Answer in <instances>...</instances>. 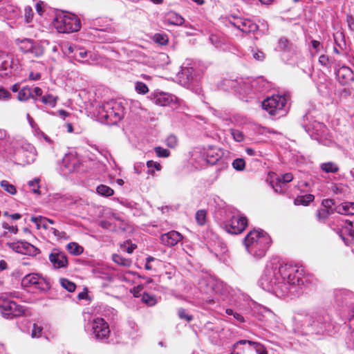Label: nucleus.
<instances>
[{
    "label": "nucleus",
    "instance_id": "obj_1",
    "mask_svg": "<svg viewBox=\"0 0 354 354\" xmlns=\"http://www.w3.org/2000/svg\"><path fill=\"white\" fill-rule=\"evenodd\" d=\"M313 277L301 266L270 261L259 280V286L278 297L295 295L313 284Z\"/></svg>",
    "mask_w": 354,
    "mask_h": 354
},
{
    "label": "nucleus",
    "instance_id": "obj_2",
    "mask_svg": "<svg viewBox=\"0 0 354 354\" xmlns=\"http://www.w3.org/2000/svg\"><path fill=\"white\" fill-rule=\"evenodd\" d=\"M271 242L269 234L262 230L250 231L243 241L246 251L257 259L266 255Z\"/></svg>",
    "mask_w": 354,
    "mask_h": 354
},
{
    "label": "nucleus",
    "instance_id": "obj_3",
    "mask_svg": "<svg viewBox=\"0 0 354 354\" xmlns=\"http://www.w3.org/2000/svg\"><path fill=\"white\" fill-rule=\"evenodd\" d=\"M97 118L101 122L115 124L124 116V107L120 101L111 100L97 108Z\"/></svg>",
    "mask_w": 354,
    "mask_h": 354
},
{
    "label": "nucleus",
    "instance_id": "obj_4",
    "mask_svg": "<svg viewBox=\"0 0 354 354\" xmlns=\"http://www.w3.org/2000/svg\"><path fill=\"white\" fill-rule=\"evenodd\" d=\"M304 327L307 333L317 335L330 333L333 328L330 316L318 313L307 316L304 320Z\"/></svg>",
    "mask_w": 354,
    "mask_h": 354
},
{
    "label": "nucleus",
    "instance_id": "obj_5",
    "mask_svg": "<svg viewBox=\"0 0 354 354\" xmlns=\"http://www.w3.org/2000/svg\"><path fill=\"white\" fill-rule=\"evenodd\" d=\"M226 218L221 222V227L227 233H241L248 225V219L238 211L228 208L225 211Z\"/></svg>",
    "mask_w": 354,
    "mask_h": 354
},
{
    "label": "nucleus",
    "instance_id": "obj_6",
    "mask_svg": "<svg viewBox=\"0 0 354 354\" xmlns=\"http://www.w3.org/2000/svg\"><path fill=\"white\" fill-rule=\"evenodd\" d=\"M53 23L55 28L60 33L77 32L81 28L78 17L68 12L57 13Z\"/></svg>",
    "mask_w": 354,
    "mask_h": 354
},
{
    "label": "nucleus",
    "instance_id": "obj_7",
    "mask_svg": "<svg viewBox=\"0 0 354 354\" xmlns=\"http://www.w3.org/2000/svg\"><path fill=\"white\" fill-rule=\"evenodd\" d=\"M262 107L271 115L278 118L285 115L288 111L287 99L284 95H273L262 102Z\"/></svg>",
    "mask_w": 354,
    "mask_h": 354
},
{
    "label": "nucleus",
    "instance_id": "obj_8",
    "mask_svg": "<svg viewBox=\"0 0 354 354\" xmlns=\"http://www.w3.org/2000/svg\"><path fill=\"white\" fill-rule=\"evenodd\" d=\"M64 54L70 58L81 63L93 64L97 61V57L84 47L76 44H64L62 46Z\"/></svg>",
    "mask_w": 354,
    "mask_h": 354
},
{
    "label": "nucleus",
    "instance_id": "obj_9",
    "mask_svg": "<svg viewBox=\"0 0 354 354\" xmlns=\"http://www.w3.org/2000/svg\"><path fill=\"white\" fill-rule=\"evenodd\" d=\"M85 328L91 337L95 340L104 342L109 337V325L103 318L96 317L93 319L86 324Z\"/></svg>",
    "mask_w": 354,
    "mask_h": 354
},
{
    "label": "nucleus",
    "instance_id": "obj_10",
    "mask_svg": "<svg viewBox=\"0 0 354 354\" xmlns=\"http://www.w3.org/2000/svg\"><path fill=\"white\" fill-rule=\"evenodd\" d=\"M234 348V351L230 354H268L263 344L249 340H240Z\"/></svg>",
    "mask_w": 354,
    "mask_h": 354
},
{
    "label": "nucleus",
    "instance_id": "obj_11",
    "mask_svg": "<svg viewBox=\"0 0 354 354\" xmlns=\"http://www.w3.org/2000/svg\"><path fill=\"white\" fill-rule=\"evenodd\" d=\"M0 312L3 317L12 319L13 317L21 315L24 313V309L13 301L1 299Z\"/></svg>",
    "mask_w": 354,
    "mask_h": 354
},
{
    "label": "nucleus",
    "instance_id": "obj_12",
    "mask_svg": "<svg viewBox=\"0 0 354 354\" xmlns=\"http://www.w3.org/2000/svg\"><path fill=\"white\" fill-rule=\"evenodd\" d=\"M21 284L24 287H34L41 291H46L50 289L49 282L41 276L30 273L26 274L21 280Z\"/></svg>",
    "mask_w": 354,
    "mask_h": 354
},
{
    "label": "nucleus",
    "instance_id": "obj_13",
    "mask_svg": "<svg viewBox=\"0 0 354 354\" xmlns=\"http://www.w3.org/2000/svg\"><path fill=\"white\" fill-rule=\"evenodd\" d=\"M227 21L232 26L244 33H250L257 30L258 26L251 20L241 17L231 15L227 17Z\"/></svg>",
    "mask_w": 354,
    "mask_h": 354
},
{
    "label": "nucleus",
    "instance_id": "obj_14",
    "mask_svg": "<svg viewBox=\"0 0 354 354\" xmlns=\"http://www.w3.org/2000/svg\"><path fill=\"white\" fill-rule=\"evenodd\" d=\"M221 156L214 149H209L205 153L199 154L196 158L195 167L202 169L207 164L214 165L219 160Z\"/></svg>",
    "mask_w": 354,
    "mask_h": 354
},
{
    "label": "nucleus",
    "instance_id": "obj_15",
    "mask_svg": "<svg viewBox=\"0 0 354 354\" xmlns=\"http://www.w3.org/2000/svg\"><path fill=\"white\" fill-rule=\"evenodd\" d=\"M49 261L55 269L65 268L68 263L66 254L57 248L51 251L49 254Z\"/></svg>",
    "mask_w": 354,
    "mask_h": 354
},
{
    "label": "nucleus",
    "instance_id": "obj_16",
    "mask_svg": "<svg viewBox=\"0 0 354 354\" xmlns=\"http://www.w3.org/2000/svg\"><path fill=\"white\" fill-rule=\"evenodd\" d=\"M80 160L75 153H67L62 159V166L66 169V172L68 173L77 171L80 169Z\"/></svg>",
    "mask_w": 354,
    "mask_h": 354
},
{
    "label": "nucleus",
    "instance_id": "obj_17",
    "mask_svg": "<svg viewBox=\"0 0 354 354\" xmlns=\"http://www.w3.org/2000/svg\"><path fill=\"white\" fill-rule=\"evenodd\" d=\"M151 100L159 106H168L176 101V97L165 92H154L151 94Z\"/></svg>",
    "mask_w": 354,
    "mask_h": 354
},
{
    "label": "nucleus",
    "instance_id": "obj_18",
    "mask_svg": "<svg viewBox=\"0 0 354 354\" xmlns=\"http://www.w3.org/2000/svg\"><path fill=\"white\" fill-rule=\"evenodd\" d=\"M292 174L291 173H286L277 176L274 180L271 182V185L277 193H283L286 190V183L292 181Z\"/></svg>",
    "mask_w": 354,
    "mask_h": 354
},
{
    "label": "nucleus",
    "instance_id": "obj_19",
    "mask_svg": "<svg viewBox=\"0 0 354 354\" xmlns=\"http://www.w3.org/2000/svg\"><path fill=\"white\" fill-rule=\"evenodd\" d=\"M21 10L16 6L8 4L0 8V18L15 20L21 16Z\"/></svg>",
    "mask_w": 354,
    "mask_h": 354
},
{
    "label": "nucleus",
    "instance_id": "obj_20",
    "mask_svg": "<svg viewBox=\"0 0 354 354\" xmlns=\"http://www.w3.org/2000/svg\"><path fill=\"white\" fill-rule=\"evenodd\" d=\"M335 74L338 81L343 85L348 84L354 81V73L348 66H342L339 67L335 71Z\"/></svg>",
    "mask_w": 354,
    "mask_h": 354
},
{
    "label": "nucleus",
    "instance_id": "obj_21",
    "mask_svg": "<svg viewBox=\"0 0 354 354\" xmlns=\"http://www.w3.org/2000/svg\"><path fill=\"white\" fill-rule=\"evenodd\" d=\"M183 236L177 231L171 230L167 233L162 234L160 236L161 242L167 246H174L181 241Z\"/></svg>",
    "mask_w": 354,
    "mask_h": 354
},
{
    "label": "nucleus",
    "instance_id": "obj_22",
    "mask_svg": "<svg viewBox=\"0 0 354 354\" xmlns=\"http://www.w3.org/2000/svg\"><path fill=\"white\" fill-rule=\"evenodd\" d=\"M277 48L288 57H292L297 52V46L286 38H281L279 40Z\"/></svg>",
    "mask_w": 354,
    "mask_h": 354
},
{
    "label": "nucleus",
    "instance_id": "obj_23",
    "mask_svg": "<svg viewBox=\"0 0 354 354\" xmlns=\"http://www.w3.org/2000/svg\"><path fill=\"white\" fill-rule=\"evenodd\" d=\"M12 62V55L0 52V73L1 75L8 74V66Z\"/></svg>",
    "mask_w": 354,
    "mask_h": 354
},
{
    "label": "nucleus",
    "instance_id": "obj_24",
    "mask_svg": "<svg viewBox=\"0 0 354 354\" xmlns=\"http://www.w3.org/2000/svg\"><path fill=\"white\" fill-rule=\"evenodd\" d=\"M335 212L344 214V215H353L354 214V203L353 202H344L335 206Z\"/></svg>",
    "mask_w": 354,
    "mask_h": 354
},
{
    "label": "nucleus",
    "instance_id": "obj_25",
    "mask_svg": "<svg viewBox=\"0 0 354 354\" xmlns=\"http://www.w3.org/2000/svg\"><path fill=\"white\" fill-rule=\"evenodd\" d=\"M184 21L182 16L174 12H169L165 16V21L168 24L181 26L183 24Z\"/></svg>",
    "mask_w": 354,
    "mask_h": 354
},
{
    "label": "nucleus",
    "instance_id": "obj_26",
    "mask_svg": "<svg viewBox=\"0 0 354 354\" xmlns=\"http://www.w3.org/2000/svg\"><path fill=\"white\" fill-rule=\"evenodd\" d=\"M40 250L34 246L33 245L29 243L27 241H21V254L25 255H29L32 257H35L39 253Z\"/></svg>",
    "mask_w": 354,
    "mask_h": 354
},
{
    "label": "nucleus",
    "instance_id": "obj_27",
    "mask_svg": "<svg viewBox=\"0 0 354 354\" xmlns=\"http://www.w3.org/2000/svg\"><path fill=\"white\" fill-rule=\"evenodd\" d=\"M195 73L192 67H183L180 74V78L184 80L185 84H190L194 78Z\"/></svg>",
    "mask_w": 354,
    "mask_h": 354
},
{
    "label": "nucleus",
    "instance_id": "obj_28",
    "mask_svg": "<svg viewBox=\"0 0 354 354\" xmlns=\"http://www.w3.org/2000/svg\"><path fill=\"white\" fill-rule=\"evenodd\" d=\"M313 129L315 132V135L322 137L324 133L326 131V127L323 123L315 122L312 124L306 127V131L308 132L310 129Z\"/></svg>",
    "mask_w": 354,
    "mask_h": 354
},
{
    "label": "nucleus",
    "instance_id": "obj_29",
    "mask_svg": "<svg viewBox=\"0 0 354 354\" xmlns=\"http://www.w3.org/2000/svg\"><path fill=\"white\" fill-rule=\"evenodd\" d=\"M21 156L24 159V162L25 164L30 165L36 160L37 153L35 148L33 147H30V151L23 150L21 152Z\"/></svg>",
    "mask_w": 354,
    "mask_h": 354
},
{
    "label": "nucleus",
    "instance_id": "obj_30",
    "mask_svg": "<svg viewBox=\"0 0 354 354\" xmlns=\"http://www.w3.org/2000/svg\"><path fill=\"white\" fill-rule=\"evenodd\" d=\"M44 68V66L41 63L37 62L35 66L32 67V71L29 73L28 78L30 80L36 81L41 79V73L39 71H41Z\"/></svg>",
    "mask_w": 354,
    "mask_h": 354
},
{
    "label": "nucleus",
    "instance_id": "obj_31",
    "mask_svg": "<svg viewBox=\"0 0 354 354\" xmlns=\"http://www.w3.org/2000/svg\"><path fill=\"white\" fill-rule=\"evenodd\" d=\"M32 98L35 102L38 101V98L32 95V90L28 87H23L18 93L17 98L19 101H26L29 98Z\"/></svg>",
    "mask_w": 354,
    "mask_h": 354
},
{
    "label": "nucleus",
    "instance_id": "obj_32",
    "mask_svg": "<svg viewBox=\"0 0 354 354\" xmlns=\"http://www.w3.org/2000/svg\"><path fill=\"white\" fill-rule=\"evenodd\" d=\"M319 168L325 173H337L339 170V166L334 162H326L320 165Z\"/></svg>",
    "mask_w": 354,
    "mask_h": 354
},
{
    "label": "nucleus",
    "instance_id": "obj_33",
    "mask_svg": "<svg viewBox=\"0 0 354 354\" xmlns=\"http://www.w3.org/2000/svg\"><path fill=\"white\" fill-rule=\"evenodd\" d=\"M39 100L41 101L43 104L54 108L57 104L58 97L51 93H46L41 96V98H38V101Z\"/></svg>",
    "mask_w": 354,
    "mask_h": 354
},
{
    "label": "nucleus",
    "instance_id": "obj_34",
    "mask_svg": "<svg viewBox=\"0 0 354 354\" xmlns=\"http://www.w3.org/2000/svg\"><path fill=\"white\" fill-rule=\"evenodd\" d=\"M225 313L227 315H228L230 316H232V317L234 320V324L237 326H240L241 324H243L246 322L245 317L241 314L234 311V310H232L231 308H227L225 310Z\"/></svg>",
    "mask_w": 354,
    "mask_h": 354
},
{
    "label": "nucleus",
    "instance_id": "obj_35",
    "mask_svg": "<svg viewBox=\"0 0 354 354\" xmlns=\"http://www.w3.org/2000/svg\"><path fill=\"white\" fill-rule=\"evenodd\" d=\"M16 42L19 49L25 53H29L32 48L33 41L30 39H17Z\"/></svg>",
    "mask_w": 354,
    "mask_h": 354
},
{
    "label": "nucleus",
    "instance_id": "obj_36",
    "mask_svg": "<svg viewBox=\"0 0 354 354\" xmlns=\"http://www.w3.org/2000/svg\"><path fill=\"white\" fill-rule=\"evenodd\" d=\"M95 30H99L97 32V37L100 42L113 43L115 41V37L107 35L103 28H95Z\"/></svg>",
    "mask_w": 354,
    "mask_h": 354
},
{
    "label": "nucleus",
    "instance_id": "obj_37",
    "mask_svg": "<svg viewBox=\"0 0 354 354\" xmlns=\"http://www.w3.org/2000/svg\"><path fill=\"white\" fill-rule=\"evenodd\" d=\"M315 196L313 194H306L304 196H299L295 199L294 203L296 205H308L309 203L313 201Z\"/></svg>",
    "mask_w": 354,
    "mask_h": 354
},
{
    "label": "nucleus",
    "instance_id": "obj_38",
    "mask_svg": "<svg viewBox=\"0 0 354 354\" xmlns=\"http://www.w3.org/2000/svg\"><path fill=\"white\" fill-rule=\"evenodd\" d=\"M30 221L35 224L37 230H39L41 227L45 230L48 228V224L46 223V218L44 216H32Z\"/></svg>",
    "mask_w": 354,
    "mask_h": 354
},
{
    "label": "nucleus",
    "instance_id": "obj_39",
    "mask_svg": "<svg viewBox=\"0 0 354 354\" xmlns=\"http://www.w3.org/2000/svg\"><path fill=\"white\" fill-rule=\"evenodd\" d=\"M66 249L70 254L75 256L81 254L84 251L83 248L75 242L69 243L66 245Z\"/></svg>",
    "mask_w": 354,
    "mask_h": 354
},
{
    "label": "nucleus",
    "instance_id": "obj_40",
    "mask_svg": "<svg viewBox=\"0 0 354 354\" xmlns=\"http://www.w3.org/2000/svg\"><path fill=\"white\" fill-rule=\"evenodd\" d=\"M152 39L156 44L161 46L167 44L169 41V37L164 32L156 33L153 36Z\"/></svg>",
    "mask_w": 354,
    "mask_h": 354
},
{
    "label": "nucleus",
    "instance_id": "obj_41",
    "mask_svg": "<svg viewBox=\"0 0 354 354\" xmlns=\"http://www.w3.org/2000/svg\"><path fill=\"white\" fill-rule=\"evenodd\" d=\"M97 193L103 196H111L113 194V189L105 185H100L96 188Z\"/></svg>",
    "mask_w": 354,
    "mask_h": 354
},
{
    "label": "nucleus",
    "instance_id": "obj_42",
    "mask_svg": "<svg viewBox=\"0 0 354 354\" xmlns=\"http://www.w3.org/2000/svg\"><path fill=\"white\" fill-rule=\"evenodd\" d=\"M112 259L115 263L124 267H129L131 264V260L125 259L119 254H113Z\"/></svg>",
    "mask_w": 354,
    "mask_h": 354
},
{
    "label": "nucleus",
    "instance_id": "obj_43",
    "mask_svg": "<svg viewBox=\"0 0 354 354\" xmlns=\"http://www.w3.org/2000/svg\"><path fill=\"white\" fill-rule=\"evenodd\" d=\"M59 282L62 287L70 292H74L76 289V285L67 279L62 278L59 279Z\"/></svg>",
    "mask_w": 354,
    "mask_h": 354
},
{
    "label": "nucleus",
    "instance_id": "obj_44",
    "mask_svg": "<svg viewBox=\"0 0 354 354\" xmlns=\"http://www.w3.org/2000/svg\"><path fill=\"white\" fill-rule=\"evenodd\" d=\"M147 173L152 176L154 175L155 171H160L161 165L160 163L154 162L153 160H149L147 162Z\"/></svg>",
    "mask_w": 354,
    "mask_h": 354
},
{
    "label": "nucleus",
    "instance_id": "obj_45",
    "mask_svg": "<svg viewBox=\"0 0 354 354\" xmlns=\"http://www.w3.org/2000/svg\"><path fill=\"white\" fill-rule=\"evenodd\" d=\"M99 225L101 227L111 231L116 232L118 230L116 223L113 222V218L109 221H101Z\"/></svg>",
    "mask_w": 354,
    "mask_h": 354
},
{
    "label": "nucleus",
    "instance_id": "obj_46",
    "mask_svg": "<svg viewBox=\"0 0 354 354\" xmlns=\"http://www.w3.org/2000/svg\"><path fill=\"white\" fill-rule=\"evenodd\" d=\"M1 187L8 193L15 195L17 193L16 187L8 180H3L0 183Z\"/></svg>",
    "mask_w": 354,
    "mask_h": 354
},
{
    "label": "nucleus",
    "instance_id": "obj_47",
    "mask_svg": "<svg viewBox=\"0 0 354 354\" xmlns=\"http://www.w3.org/2000/svg\"><path fill=\"white\" fill-rule=\"evenodd\" d=\"M44 49L42 46L39 44H35L33 42L32 48L29 51L35 57H40L44 54Z\"/></svg>",
    "mask_w": 354,
    "mask_h": 354
},
{
    "label": "nucleus",
    "instance_id": "obj_48",
    "mask_svg": "<svg viewBox=\"0 0 354 354\" xmlns=\"http://www.w3.org/2000/svg\"><path fill=\"white\" fill-rule=\"evenodd\" d=\"M335 202L332 199H324L322 203V207L329 210L331 214L335 212V207H334Z\"/></svg>",
    "mask_w": 354,
    "mask_h": 354
},
{
    "label": "nucleus",
    "instance_id": "obj_49",
    "mask_svg": "<svg viewBox=\"0 0 354 354\" xmlns=\"http://www.w3.org/2000/svg\"><path fill=\"white\" fill-rule=\"evenodd\" d=\"M8 66V73H11L12 71H17L21 68V64L17 57H15L12 55V62L9 64Z\"/></svg>",
    "mask_w": 354,
    "mask_h": 354
},
{
    "label": "nucleus",
    "instance_id": "obj_50",
    "mask_svg": "<svg viewBox=\"0 0 354 354\" xmlns=\"http://www.w3.org/2000/svg\"><path fill=\"white\" fill-rule=\"evenodd\" d=\"M233 168L236 171H243L245 167V162L243 158H236L233 160L232 163Z\"/></svg>",
    "mask_w": 354,
    "mask_h": 354
},
{
    "label": "nucleus",
    "instance_id": "obj_51",
    "mask_svg": "<svg viewBox=\"0 0 354 354\" xmlns=\"http://www.w3.org/2000/svg\"><path fill=\"white\" fill-rule=\"evenodd\" d=\"M113 222L116 223V229L118 231H124L127 228V223L124 220H122L119 217L113 215Z\"/></svg>",
    "mask_w": 354,
    "mask_h": 354
},
{
    "label": "nucleus",
    "instance_id": "obj_52",
    "mask_svg": "<svg viewBox=\"0 0 354 354\" xmlns=\"http://www.w3.org/2000/svg\"><path fill=\"white\" fill-rule=\"evenodd\" d=\"M135 89L138 94L145 95L149 92L148 86L142 82H136Z\"/></svg>",
    "mask_w": 354,
    "mask_h": 354
},
{
    "label": "nucleus",
    "instance_id": "obj_53",
    "mask_svg": "<svg viewBox=\"0 0 354 354\" xmlns=\"http://www.w3.org/2000/svg\"><path fill=\"white\" fill-rule=\"evenodd\" d=\"M329 210L321 207L317 212V218L320 221H324L330 214H332Z\"/></svg>",
    "mask_w": 354,
    "mask_h": 354
},
{
    "label": "nucleus",
    "instance_id": "obj_54",
    "mask_svg": "<svg viewBox=\"0 0 354 354\" xmlns=\"http://www.w3.org/2000/svg\"><path fill=\"white\" fill-rule=\"evenodd\" d=\"M178 315L180 319H184L187 322H189L193 319V316L189 315L184 308H179L178 310Z\"/></svg>",
    "mask_w": 354,
    "mask_h": 354
},
{
    "label": "nucleus",
    "instance_id": "obj_55",
    "mask_svg": "<svg viewBox=\"0 0 354 354\" xmlns=\"http://www.w3.org/2000/svg\"><path fill=\"white\" fill-rule=\"evenodd\" d=\"M206 212L205 210H198L196 214V220L197 223L203 225L206 221Z\"/></svg>",
    "mask_w": 354,
    "mask_h": 354
},
{
    "label": "nucleus",
    "instance_id": "obj_56",
    "mask_svg": "<svg viewBox=\"0 0 354 354\" xmlns=\"http://www.w3.org/2000/svg\"><path fill=\"white\" fill-rule=\"evenodd\" d=\"M129 107L131 111L138 113L139 110H144L142 107L141 103L138 100H131Z\"/></svg>",
    "mask_w": 354,
    "mask_h": 354
},
{
    "label": "nucleus",
    "instance_id": "obj_57",
    "mask_svg": "<svg viewBox=\"0 0 354 354\" xmlns=\"http://www.w3.org/2000/svg\"><path fill=\"white\" fill-rule=\"evenodd\" d=\"M231 134L236 142H242L244 140L245 136L242 131L238 129H231Z\"/></svg>",
    "mask_w": 354,
    "mask_h": 354
},
{
    "label": "nucleus",
    "instance_id": "obj_58",
    "mask_svg": "<svg viewBox=\"0 0 354 354\" xmlns=\"http://www.w3.org/2000/svg\"><path fill=\"white\" fill-rule=\"evenodd\" d=\"M311 46H312V54H317L319 53L323 49V46L320 43V41L317 40L313 39L311 41Z\"/></svg>",
    "mask_w": 354,
    "mask_h": 354
},
{
    "label": "nucleus",
    "instance_id": "obj_59",
    "mask_svg": "<svg viewBox=\"0 0 354 354\" xmlns=\"http://www.w3.org/2000/svg\"><path fill=\"white\" fill-rule=\"evenodd\" d=\"M6 245L15 252L21 254V241L12 243L8 242Z\"/></svg>",
    "mask_w": 354,
    "mask_h": 354
},
{
    "label": "nucleus",
    "instance_id": "obj_60",
    "mask_svg": "<svg viewBox=\"0 0 354 354\" xmlns=\"http://www.w3.org/2000/svg\"><path fill=\"white\" fill-rule=\"evenodd\" d=\"M40 180L38 178H36L28 182V185L32 188V191L35 194H39V183Z\"/></svg>",
    "mask_w": 354,
    "mask_h": 354
},
{
    "label": "nucleus",
    "instance_id": "obj_61",
    "mask_svg": "<svg viewBox=\"0 0 354 354\" xmlns=\"http://www.w3.org/2000/svg\"><path fill=\"white\" fill-rule=\"evenodd\" d=\"M154 151L158 157L167 158L169 156L170 152L169 150L164 149L160 147H156L154 148Z\"/></svg>",
    "mask_w": 354,
    "mask_h": 354
},
{
    "label": "nucleus",
    "instance_id": "obj_62",
    "mask_svg": "<svg viewBox=\"0 0 354 354\" xmlns=\"http://www.w3.org/2000/svg\"><path fill=\"white\" fill-rule=\"evenodd\" d=\"M33 18L32 9L30 6H26L24 8V19L25 21L28 24L30 23Z\"/></svg>",
    "mask_w": 354,
    "mask_h": 354
},
{
    "label": "nucleus",
    "instance_id": "obj_63",
    "mask_svg": "<svg viewBox=\"0 0 354 354\" xmlns=\"http://www.w3.org/2000/svg\"><path fill=\"white\" fill-rule=\"evenodd\" d=\"M42 327L37 324H34L31 330V337L33 338L39 337L42 333Z\"/></svg>",
    "mask_w": 354,
    "mask_h": 354
},
{
    "label": "nucleus",
    "instance_id": "obj_64",
    "mask_svg": "<svg viewBox=\"0 0 354 354\" xmlns=\"http://www.w3.org/2000/svg\"><path fill=\"white\" fill-rule=\"evenodd\" d=\"M209 285L210 286L212 290L217 294H221V291L220 290V286H221V283L217 281H214L213 279H210L209 281Z\"/></svg>",
    "mask_w": 354,
    "mask_h": 354
}]
</instances>
